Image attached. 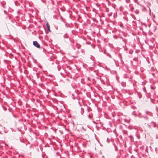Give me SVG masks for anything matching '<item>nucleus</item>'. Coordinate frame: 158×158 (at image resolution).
Masks as SVG:
<instances>
[{
  "label": "nucleus",
  "mask_w": 158,
  "mask_h": 158,
  "mask_svg": "<svg viewBox=\"0 0 158 158\" xmlns=\"http://www.w3.org/2000/svg\"><path fill=\"white\" fill-rule=\"evenodd\" d=\"M138 116L139 118H140L141 117L139 116V115Z\"/></svg>",
  "instance_id": "obj_16"
},
{
  "label": "nucleus",
  "mask_w": 158,
  "mask_h": 158,
  "mask_svg": "<svg viewBox=\"0 0 158 158\" xmlns=\"http://www.w3.org/2000/svg\"><path fill=\"white\" fill-rule=\"evenodd\" d=\"M33 45L35 47L39 48L40 47V45L38 43L37 41H34L33 42Z\"/></svg>",
  "instance_id": "obj_1"
},
{
  "label": "nucleus",
  "mask_w": 158,
  "mask_h": 158,
  "mask_svg": "<svg viewBox=\"0 0 158 158\" xmlns=\"http://www.w3.org/2000/svg\"><path fill=\"white\" fill-rule=\"evenodd\" d=\"M151 124L152 126L153 127H156V128L157 129H158V126H157V125L155 123L152 122Z\"/></svg>",
  "instance_id": "obj_2"
},
{
  "label": "nucleus",
  "mask_w": 158,
  "mask_h": 158,
  "mask_svg": "<svg viewBox=\"0 0 158 158\" xmlns=\"http://www.w3.org/2000/svg\"><path fill=\"white\" fill-rule=\"evenodd\" d=\"M46 26L47 27V29H48V30L49 31H51V30H50V25L48 24V23H46Z\"/></svg>",
  "instance_id": "obj_3"
},
{
  "label": "nucleus",
  "mask_w": 158,
  "mask_h": 158,
  "mask_svg": "<svg viewBox=\"0 0 158 158\" xmlns=\"http://www.w3.org/2000/svg\"><path fill=\"white\" fill-rule=\"evenodd\" d=\"M145 112H146V114H148V113H149V112H148V111H146Z\"/></svg>",
  "instance_id": "obj_13"
},
{
  "label": "nucleus",
  "mask_w": 158,
  "mask_h": 158,
  "mask_svg": "<svg viewBox=\"0 0 158 158\" xmlns=\"http://www.w3.org/2000/svg\"><path fill=\"white\" fill-rule=\"evenodd\" d=\"M114 147H115V151H116V150H117V149H116V148H115V145Z\"/></svg>",
  "instance_id": "obj_15"
},
{
  "label": "nucleus",
  "mask_w": 158,
  "mask_h": 158,
  "mask_svg": "<svg viewBox=\"0 0 158 158\" xmlns=\"http://www.w3.org/2000/svg\"><path fill=\"white\" fill-rule=\"evenodd\" d=\"M125 1L127 3H129L130 2V0H126Z\"/></svg>",
  "instance_id": "obj_9"
},
{
  "label": "nucleus",
  "mask_w": 158,
  "mask_h": 158,
  "mask_svg": "<svg viewBox=\"0 0 158 158\" xmlns=\"http://www.w3.org/2000/svg\"><path fill=\"white\" fill-rule=\"evenodd\" d=\"M157 148H155V150H156V149H157Z\"/></svg>",
  "instance_id": "obj_17"
},
{
  "label": "nucleus",
  "mask_w": 158,
  "mask_h": 158,
  "mask_svg": "<svg viewBox=\"0 0 158 158\" xmlns=\"http://www.w3.org/2000/svg\"><path fill=\"white\" fill-rule=\"evenodd\" d=\"M131 114L132 115H133L135 117H136L137 116V115L135 114V112L134 111H133L132 113Z\"/></svg>",
  "instance_id": "obj_7"
},
{
  "label": "nucleus",
  "mask_w": 158,
  "mask_h": 158,
  "mask_svg": "<svg viewBox=\"0 0 158 158\" xmlns=\"http://www.w3.org/2000/svg\"><path fill=\"white\" fill-rule=\"evenodd\" d=\"M143 117L145 119H148V117L146 116H143Z\"/></svg>",
  "instance_id": "obj_8"
},
{
  "label": "nucleus",
  "mask_w": 158,
  "mask_h": 158,
  "mask_svg": "<svg viewBox=\"0 0 158 158\" xmlns=\"http://www.w3.org/2000/svg\"><path fill=\"white\" fill-rule=\"evenodd\" d=\"M123 42H124V44L125 46H126V43H127V40L125 39H123Z\"/></svg>",
  "instance_id": "obj_5"
},
{
  "label": "nucleus",
  "mask_w": 158,
  "mask_h": 158,
  "mask_svg": "<svg viewBox=\"0 0 158 158\" xmlns=\"http://www.w3.org/2000/svg\"><path fill=\"white\" fill-rule=\"evenodd\" d=\"M113 38H116V36H115V35H114V36H113Z\"/></svg>",
  "instance_id": "obj_14"
},
{
  "label": "nucleus",
  "mask_w": 158,
  "mask_h": 158,
  "mask_svg": "<svg viewBox=\"0 0 158 158\" xmlns=\"http://www.w3.org/2000/svg\"><path fill=\"white\" fill-rule=\"evenodd\" d=\"M24 141L23 139H20V141L22 143H23Z\"/></svg>",
  "instance_id": "obj_11"
},
{
  "label": "nucleus",
  "mask_w": 158,
  "mask_h": 158,
  "mask_svg": "<svg viewBox=\"0 0 158 158\" xmlns=\"http://www.w3.org/2000/svg\"><path fill=\"white\" fill-rule=\"evenodd\" d=\"M84 113V109H83L82 108H81V114L82 115Z\"/></svg>",
  "instance_id": "obj_6"
},
{
  "label": "nucleus",
  "mask_w": 158,
  "mask_h": 158,
  "mask_svg": "<svg viewBox=\"0 0 158 158\" xmlns=\"http://www.w3.org/2000/svg\"><path fill=\"white\" fill-rule=\"evenodd\" d=\"M63 37H64V39H65V38L68 39V36L67 35V34L66 33L64 35H63ZM68 40L70 41L69 39H68Z\"/></svg>",
  "instance_id": "obj_4"
},
{
  "label": "nucleus",
  "mask_w": 158,
  "mask_h": 158,
  "mask_svg": "<svg viewBox=\"0 0 158 158\" xmlns=\"http://www.w3.org/2000/svg\"><path fill=\"white\" fill-rule=\"evenodd\" d=\"M151 88L152 89H154V88L152 86H151Z\"/></svg>",
  "instance_id": "obj_12"
},
{
  "label": "nucleus",
  "mask_w": 158,
  "mask_h": 158,
  "mask_svg": "<svg viewBox=\"0 0 158 158\" xmlns=\"http://www.w3.org/2000/svg\"><path fill=\"white\" fill-rule=\"evenodd\" d=\"M147 126H148V128H151V125H150V124H147Z\"/></svg>",
  "instance_id": "obj_10"
}]
</instances>
